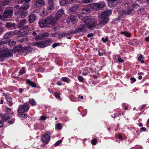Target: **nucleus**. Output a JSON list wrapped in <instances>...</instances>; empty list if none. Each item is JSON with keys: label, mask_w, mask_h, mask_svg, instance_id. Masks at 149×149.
I'll use <instances>...</instances> for the list:
<instances>
[{"label": "nucleus", "mask_w": 149, "mask_h": 149, "mask_svg": "<svg viewBox=\"0 0 149 149\" xmlns=\"http://www.w3.org/2000/svg\"><path fill=\"white\" fill-rule=\"evenodd\" d=\"M57 128L58 130H60L61 128V124L59 123H57L56 125Z\"/></svg>", "instance_id": "864d4df0"}, {"label": "nucleus", "mask_w": 149, "mask_h": 149, "mask_svg": "<svg viewBox=\"0 0 149 149\" xmlns=\"http://www.w3.org/2000/svg\"><path fill=\"white\" fill-rule=\"evenodd\" d=\"M101 20L99 22V24L101 26H103L107 23L109 20V17H102L101 16Z\"/></svg>", "instance_id": "4468645a"}, {"label": "nucleus", "mask_w": 149, "mask_h": 149, "mask_svg": "<svg viewBox=\"0 0 149 149\" xmlns=\"http://www.w3.org/2000/svg\"><path fill=\"white\" fill-rule=\"evenodd\" d=\"M16 34L15 31H10L6 33L4 36V38L5 39H8L12 36Z\"/></svg>", "instance_id": "aec40b11"}, {"label": "nucleus", "mask_w": 149, "mask_h": 149, "mask_svg": "<svg viewBox=\"0 0 149 149\" xmlns=\"http://www.w3.org/2000/svg\"><path fill=\"white\" fill-rule=\"evenodd\" d=\"M79 6L78 5L74 6L71 7L70 9V10L71 12H75L77 10Z\"/></svg>", "instance_id": "a878e982"}, {"label": "nucleus", "mask_w": 149, "mask_h": 149, "mask_svg": "<svg viewBox=\"0 0 149 149\" xmlns=\"http://www.w3.org/2000/svg\"><path fill=\"white\" fill-rule=\"evenodd\" d=\"M13 56L12 51L11 50L3 51L0 53V61L3 62L7 58Z\"/></svg>", "instance_id": "7ed1b4c3"}, {"label": "nucleus", "mask_w": 149, "mask_h": 149, "mask_svg": "<svg viewBox=\"0 0 149 149\" xmlns=\"http://www.w3.org/2000/svg\"><path fill=\"white\" fill-rule=\"evenodd\" d=\"M47 119V117L45 116H41L40 119L42 120H45Z\"/></svg>", "instance_id": "13d9d810"}, {"label": "nucleus", "mask_w": 149, "mask_h": 149, "mask_svg": "<svg viewBox=\"0 0 149 149\" xmlns=\"http://www.w3.org/2000/svg\"><path fill=\"white\" fill-rule=\"evenodd\" d=\"M29 103L32 106H35L36 104V102L35 100L33 99H31L29 100Z\"/></svg>", "instance_id": "473e14b6"}, {"label": "nucleus", "mask_w": 149, "mask_h": 149, "mask_svg": "<svg viewBox=\"0 0 149 149\" xmlns=\"http://www.w3.org/2000/svg\"><path fill=\"white\" fill-rule=\"evenodd\" d=\"M37 16L33 13H31L28 16V21L29 23L34 22L36 19Z\"/></svg>", "instance_id": "f3484780"}, {"label": "nucleus", "mask_w": 149, "mask_h": 149, "mask_svg": "<svg viewBox=\"0 0 149 149\" xmlns=\"http://www.w3.org/2000/svg\"><path fill=\"white\" fill-rule=\"evenodd\" d=\"M29 7V4L24 5L20 7L18 10V14L22 18H24L28 14V11L27 9Z\"/></svg>", "instance_id": "20e7f679"}, {"label": "nucleus", "mask_w": 149, "mask_h": 149, "mask_svg": "<svg viewBox=\"0 0 149 149\" xmlns=\"http://www.w3.org/2000/svg\"><path fill=\"white\" fill-rule=\"evenodd\" d=\"M46 19L48 27L51 25H54L57 21V19H55V17H54L53 15H49L47 17Z\"/></svg>", "instance_id": "6e6552de"}, {"label": "nucleus", "mask_w": 149, "mask_h": 149, "mask_svg": "<svg viewBox=\"0 0 149 149\" xmlns=\"http://www.w3.org/2000/svg\"><path fill=\"white\" fill-rule=\"evenodd\" d=\"M118 62L119 63H123L124 62V61L121 58L120 56H119L118 58Z\"/></svg>", "instance_id": "5fc2aeb1"}, {"label": "nucleus", "mask_w": 149, "mask_h": 149, "mask_svg": "<svg viewBox=\"0 0 149 149\" xmlns=\"http://www.w3.org/2000/svg\"><path fill=\"white\" fill-rule=\"evenodd\" d=\"M55 7L53 0H48L47 4V10L48 11L54 10Z\"/></svg>", "instance_id": "9d476101"}, {"label": "nucleus", "mask_w": 149, "mask_h": 149, "mask_svg": "<svg viewBox=\"0 0 149 149\" xmlns=\"http://www.w3.org/2000/svg\"><path fill=\"white\" fill-rule=\"evenodd\" d=\"M45 4V2L44 0H36L34 5L36 7H42Z\"/></svg>", "instance_id": "dca6fc26"}, {"label": "nucleus", "mask_w": 149, "mask_h": 149, "mask_svg": "<svg viewBox=\"0 0 149 149\" xmlns=\"http://www.w3.org/2000/svg\"><path fill=\"white\" fill-rule=\"evenodd\" d=\"M146 104H143L141 106L140 110L142 111L146 107Z\"/></svg>", "instance_id": "052dcab7"}, {"label": "nucleus", "mask_w": 149, "mask_h": 149, "mask_svg": "<svg viewBox=\"0 0 149 149\" xmlns=\"http://www.w3.org/2000/svg\"><path fill=\"white\" fill-rule=\"evenodd\" d=\"M13 11L12 10H7L5 11L4 13L5 15L8 16L10 15L13 13Z\"/></svg>", "instance_id": "cd10ccee"}, {"label": "nucleus", "mask_w": 149, "mask_h": 149, "mask_svg": "<svg viewBox=\"0 0 149 149\" xmlns=\"http://www.w3.org/2000/svg\"><path fill=\"white\" fill-rule=\"evenodd\" d=\"M26 83L31 86L32 88H36L37 87V85L35 83L31 80L29 79H27L26 80Z\"/></svg>", "instance_id": "412c9836"}, {"label": "nucleus", "mask_w": 149, "mask_h": 149, "mask_svg": "<svg viewBox=\"0 0 149 149\" xmlns=\"http://www.w3.org/2000/svg\"><path fill=\"white\" fill-rule=\"evenodd\" d=\"M108 39L109 38L107 37H106L105 38L104 37L102 38V40L104 43H105L107 41Z\"/></svg>", "instance_id": "a18cd8bd"}, {"label": "nucleus", "mask_w": 149, "mask_h": 149, "mask_svg": "<svg viewBox=\"0 0 149 149\" xmlns=\"http://www.w3.org/2000/svg\"><path fill=\"white\" fill-rule=\"evenodd\" d=\"M55 97L57 99H59L60 98V93L57 92H55L54 93Z\"/></svg>", "instance_id": "e433bc0d"}, {"label": "nucleus", "mask_w": 149, "mask_h": 149, "mask_svg": "<svg viewBox=\"0 0 149 149\" xmlns=\"http://www.w3.org/2000/svg\"><path fill=\"white\" fill-rule=\"evenodd\" d=\"M26 19H23L19 23L18 26L19 27H21L26 23Z\"/></svg>", "instance_id": "bb28decb"}, {"label": "nucleus", "mask_w": 149, "mask_h": 149, "mask_svg": "<svg viewBox=\"0 0 149 149\" xmlns=\"http://www.w3.org/2000/svg\"><path fill=\"white\" fill-rule=\"evenodd\" d=\"M97 141L95 138L93 139L91 141V143L93 145H95L97 144Z\"/></svg>", "instance_id": "c9c22d12"}, {"label": "nucleus", "mask_w": 149, "mask_h": 149, "mask_svg": "<svg viewBox=\"0 0 149 149\" xmlns=\"http://www.w3.org/2000/svg\"><path fill=\"white\" fill-rule=\"evenodd\" d=\"M130 80L131 81L130 82L131 84L133 83L134 82H135L136 81V79L134 77H131Z\"/></svg>", "instance_id": "6e6d98bb"}, {"label": "nucleus", "mask_w": 149, "mask_h": 149, "mask_svg": "<svg viewBox=\"0 0 149 149\" xmlns=\"http://www.w3.org/2000/svg\"><path fill=\"white\" fill-rule=\"evenodd\" d=\"M5 110L7 112H9L11 111V109L10 108L7 107L6 108Z\"/></svg>", "instance_id": "680f3d73"}, {"label": "nucleus", "mask_w": 149, "mask_h": 149, "mask_svg": "<svg viewBox=\"0 0 149 149\" xmlns=\"http://www.w3.org/2000/svg\"><path fill=\"white\" fill-rule=\"evenodd\" d=\"M38 23L39 26L41 28L48 27L46 18L40 20Z\"/></svg>", "instance_id": "ddd939ff"}, {"label": "nucleus", "mask_w": 149, "mask_h": 149, "mask_svg": "<svg viewBox=\"0 0 149 149\" xmlns=\"http://www.w3.org/2000/svg\"><path fill=\"white\" fill-rule=\"evenodd\" d=\"M10 3V2H9V1L6 0H4L2 2V6H5L9 4Z\"/></svg>", "instance_id": "f704fd0d"}, {"label": "nucleus", "mask_w": 149, "mask_h": 149, "mask_svg": "<svg viewBox=\"0 0 149 149\" xmlns=\"http://www.w3.org/2000/svg\"><path fill=\"white\" fill-rule=\"evenodd\" d=\"M62 142V140H59L56 142L55 143V145L56 146H58L61 142Z\"/></svg>", "instance_id": "3c124183"}, {"label": "nucleus", "mask_w": 149, "mask_h": 149, "mask_svg": "<svg viewBox=\"0 0 149 149\" xmlns=\"http://www.w3.org/2000/svg\"><path fill=\"white\" fill-rule=\"evenodd\" d=\"M10 118L8 115H5L2 117V120L4 122V121L8 120L10 119Z\"/></svg>", "instance_id": "72a5a7b5"}, {"label": "nucleus", "mask_w": 149, "mask_h": 149, "mask_svg": "<svg viewBox=\"0 0 149 149\" xmlns=\"http://www.w3.org/2000/svg\"><path fill=\"white\" fill-rule=\"evenodd\" d=\"M33 50V49L30 47H24L23 52H24L23 55L25 56L28 53H31Z\"/></svg>", "instance_id": "6ab92c4d"}, {"label": "nucleus", "mask_w": 149, "mask_h": 149, "mask_svg": "<svg viewBox=\"0 0 149 149\" xmlns=\"http://www.w3.org/2000/svg\"><path fill=\"white\" fill-rule=\"evenodd\" d=\"M112 12V10H108L102 12L101 16L102 17H109V16L111 14Z\"/></svg>", "instance_id": "a211bd4d"}, {"label": "nucleus", "mask_w": 149, "mask_h": 149, "mask_svg": "<svg viewBox=\"0 0 149 149\" xmlns=\"http://www.w3.org/2000/svg\"><path fill=\"white\" fill-rule=\"evenodd\" d=\"M3 94L4 95L5 97V98L6 100H10L12 99V97L10 96L9 95H8L5 93H3Z\"/></svg>", "instance_id": "79ce46f5"}, {"label": "nucleus", "mask_w": 149, "mask_h": 149, "mask_svg": "<svg viewBox=\"0 0 149 149\" xmlns=\"http://www.w3.org/2000/svg\"><path fill=\"white\" fill-rule=\"evenodd\" d=\"M126 11L125 10H122L119 12L120 15L121 16H123L126 14Z\"/></svg>", "instance_id": "de8ad7c7"}, {"label": "nucleus", "mask_w": 149, "mask_h": 149, "mask_svg": "<svg viewBox=\"0 0 149 149\" xmlns=\"http://www.w3.org/2000/svg\"><path fill=\"white\" fill-rule=\"evenodd\" d=\"M64 10L62 9L58 10L55 15V19L58 21L65 15Z\"/></svg>", "instance_id": "f8f14e48"}, {"label": "nucleus", "mask_w": 149, "mask_h": 149, "mask_svg": "<svg viewBox=\"0 0 149 149\" xmlns=\"http://www.w3.org/2000/svg\"><path fill=\"white\" fill-rule=\"evenodd\" d=\"M58 35L59 36H61V37H59V39L63 38L62 37L63 36V33H59L58 34Z\"/></svg>", "instance_id": "e2e57ef3"}, {"label": "nucleus", "mask_w": 149, "mask_h": 149, "mask_svg": "<svg viewBox=\"0 0 149 149\" xmlns=\"http://www.w3.org/2000/svg\"><path fill=\"white\" fill-rule=\"evenodd\" d=\"M7 102H8V104L10 106H11L13 104V103L12 101L10 100H7Z\"/></svg>", "instance_id": "0e129e2a"}, {"label": "nucleus", "mask_w": 149, "mask_h": 149, "mask_svg": "<svg viewBox=\"0 0 149 149\" xmlns=\"http://www.w3.org/2000/svg\"><path fill=\"white\" fill-rule=\"evenodd\" d=\"M91 11V8H83L81 10V13L83 14H87Z\"/></svg>", "instance_id": "b1692460"}, {"label": "nucleus", "mask_w": 149, "mask_h": 149, "mask_svg": "<svg viewBox=\"0 0 149 149\" xmlns=\"http://www.w3.org/2000/svg\"><path fill=\"white\" fill-rule=\"evenodd\" d=\"M47 15V12L45 11L44 10H42V12L40 13V15L42 17L46 16Z\"/></svg>", "instance_id": "2f4dec72"}, {"label": "nucleus", "mask_w": 149, "mask_h": 149, "mask_svg": "<svg viewBox=\"0 0 149 149\" xmlns=\"http://www.w3.org/2000/svg\"><path fill=\"white\" fill-rule=\"evenodd\" d=\"M59 45H59V43H55L52 45V47L53 48H54L56 47L59 46Z\"/></svg>", "instance_id": "4d7b16f0"}, {"label": "nucleus", "mask_w": 149, "mask_h": 149, "mask_svg": "<svg viewBox=\"0 0 149 149\" xmlns=\"http://www.w3.org/2000/svg\"><path fill=\"white\" fill-rule=\"evenodd\" d=\"M6 27L8 29H16L17 25L14 23L7 22L6 24Z\"/></svg>", "instance_id": "2eb2a0df"}, {"label": "nucleus", "mask_w": 149, "mask_h": 149, "mask_svg": "<svg viewBox=\"0 0 149 149\" xmlns=\"http://www.w3.org/2000/svg\"><path fill=\"white\" fill-rule=\"evenodd\" d=\"M26 72V70L25 69V68L24 67H23L21 68V69L19 71V76L20 75H22L24 74Z\"/></svg>", "instance_id": "c85d7f7f"}, {"label": "nucleus", "mask_w": 149, "mask_h": 149, "mask_svg": "<svg viewBox=\"0 0 149 149\" xmlns=\"http://www.w3.org/2000/svg\"><path fill=\"white\" fill-rule=\"evenodd\" d=\"M135 6H138V7H140V6L137 4H134L132 5L131 7H132V8H133L134 9V8H135Z\"/></svg>", "instance_id": "bf43d9fd"}, {"label": "nucleus", "mask_w": 149, "mask_h": 149, "mask_svg": "<svg viewBox=\"0 0 149 149\" xmlns=\"http://www.w3.org/2000/svg\"><path fill=\"white\" fill-rule=\"evenodd\" d=\"M79 81L81 82H83L84 80V79L83 77L80 75L78 76L77 77Z\"/></svg>", "instance_id": "58836bf2"}, {"label": "nucleus", "mask_w": 149, "mask_h": 149, "mask_svg": "<svg viewBox=\"0 0 149 149\" xmlns=\"http://www.w3.org/2000/svg\"><path fill=\"white\" fill-rule=\"evenodd\" d=\"M78 31L80 32H85L86 31V26L82 24L80 26L77 28Z\"/></svg>", "instance_id": "4be33fe9"}, {"label": "nucleus", "mask_w": 149, "mask_h": 149, "mask_svg": "<svg viewBox=\"0 0 149 149\" xmlns=\"http://www.w3.org/2000/svg\"><path fill=\"white\" fill-rule=\"evenodd\" d=\"M8 41L7 40H0V46H2L7 43Z\"/></svg>", "instance_id": "37998d69"}, {"label": "nucleus", "mask_w": 149, "mask_h": 149, "mask_svg": "<svg viewBox=\"0 0 149 149\" xmlns=\"http://www.w3.org/2000/svg\"><path fill=\"white\" fill-rule=\"evenodd\" d=\"M120 33L124 35L127 37H130L131 36V33L127 31H122L120 32Z\"/></svg>", "instance_id": "393cba45"}, {"label": "nucleus", "mask_w": 149, "mask_h": 149, "mask_svg": "<svg viewBox=\"0 0 149 149\" xmlns=\"http://www.w3.org/2000/svg\"><path fill=\"white\" fill-rule=\"evenodd\" d=\"M133 10L134 9L132 8L127 9L126 11V13L128 15H130L132 13Z\"/></svg>", "instance_id": "4c0bfd02"}, {"label": "nucleus", "mask_w": 149, "mask_h": 149, "mask_svg": "<svg viewBox=\"0 0 149 149\" xmlns=\"http://www.w3.org/2000/svg\"><path fill=\"white\" fill-rule=\"evenodd\" d=\"M70 3V0H61L60 1L61 5L64 6L69 4Z\"/></svg>", "instance_id": "5701e85b"}, {"label": "nucleus", "mask_w": 149, "mask_h": 149, "mask_svg": "<svg viewBox=\"0 0 149 149\" xmlns=\"http://www.w3.org/2000/svg\"><path fill=\"white\" fill-rule=\"evenodd\" d=\"M61 80L66 83H68L69 82L70 79L67 77H63L61 78Z\"/></svg>", "instance_id": "c756f323"}, {"label": "nucleus", "mask_w": 149, "mask_h": 149, "mask_svg": "<svg viewBox=\"0 0 149 149\" xmlns=\"http://www.w3.org/2000/svg\"><path fill=\"white\" fill-rule=\"evenodd\" d=\"M21 114L19 115V116L24 118H26L27 114H23L22 113H21Z\"/></svg>", "instance_id": "49530a36"}, {"label": "nucleus", "mask_w": 149, "mask_h": 149, "mask_svg": "<svg viewBox=\"0 0 149 149\" xmlns=\"http://www.w3.org/2000/svg\"><path fill=\"white\" fill-rule=\"evenodd\" d=\"M25 40V39L24 38H22L19 39V42H23Z\"/></svg>", "instance_id": "774afa93"}, {"label": "nucleus", "mask_w": 149, "mask_h": 149, "mask_svg": "<svg viewBox=\"0 0 149 149\" xmlns=\"http://www.w3.org/2000/svg\"><path fill=\"white\" fill-rule=\"evenodd\" d=\"M20 28H21L22 29H24L25 31H27L29 29V26L28 25L25 26L24 25Z\"/></svg>", "instance_id": "ea45409f"}, {"label": "nucleus", "mask_w": 149, "mask_h": 149, "mask_svg": "<svg viewBox=\"0 0 149 149\" xmlns=\"http://www.w3.org/2000/svg\"><path fill=\"white\" fill-rule=\"evenodd\" d=\"M118 137L120 139H123V136L121 135L120 134H119L118 135Z\"/></svg>", "instance_id": "338daca9"}, {"label": "nucleus", "mask_w": 149, "mask_h": 149, "mask_svg": "<svg viewBox=\"0 0 149 149\" xmlns=\"http://www.w3.org/2000/svg\"><path fill=\"white\" fill-rule=\"evenodd\" d=\"M23 48L24 47L21 45H18L14 47L11 51L12 52H13L14 53L17 52L19 54L23 55L24 52H23Z\"/></svg>", "instance_id": "9b49d317"}, {"label": "nucleus", "mask_w": 149, "mask_h": 149, "mask_svg": "<svg viewBox=\"0 0 149 149\" xmlns=\"http://www.w3.org/2000/svg\"><path fill=\"white\" fill-rule=\"evenodd\" d=\"M82 21L85 24L87 27L90 30H92L94 28H98V26L95 21L94 18L85 16L81 17Z\"/></svg>", "instance_id": "f257e3e1"}, {"label": "nucleus", "mask_w": 149, "mask_h": 149, "mask_svg": "<svg viewBox=\"0 0 149 149\" xmlns=\"http://www.w3.org/2000/svg\"><path fill=\"white\" fill-rule=\"evenodd\" d=\"M79 17V14H76L75 15H71L67 19V23L72 22V23L74 24L78 21L77 18Z\"/></svg>", "instance_id": "1a4fd4ad"}, {"label": "nucleus", "mask_w": 149, "mask_h": 149, "mask_svg": "<svg viewBox=\"0 0 149 149\" xmlns=\"http://www.w3.org/2000/svg\"><path fill=\"white\" fill-rule=\"evenodd\" d=\"M53 42L52 40H46L40 42H34L33 45L37 46L39 48H44L47 47L51 44Z\"/></svg>", "instance_id": "f03ea898"}, {"label": "nucleus", "mask_w": 149, "mask_h": 149, "mask_svg": "<svg viewBox=\"0 0 149 149\" xmlns=\"http://www.w3.org/2000/svg\"><path fill=\"white\" fill-rule=\"evenodd\" d=\"M49 34L48 33H45L42 34V36L44 38L47 37L49 36Z\"/></svg>", "instance_id": "603ef678"}, {"label": "nucleus", "mask_w": 149, "mask_h": 149, "mask_svg": "<svg viewBox=\"0 0 149 149\" xmlns=\"http://www.w3.org/2000/svg\"><path fill=\"white\" fill-rule=\"evenodd\" d=\"M121 113H115L113 116H112V117L113 118H115L117 117H119V116H120L121 115Z\"/></svg>", "instance_id": "a19ab883"}, {"label": "nucleus", "mask_w": 149, "mask_h": 149, "mask_svg": "<svg viewBox=\"0 0 149 149\" xmlns=\"http://www.w3.org/2000/svg\"><path fill=\"white\" fill-rule=\"evenodd\" d=\"M90 6L95 10H99L104 8L105 5L103 2L100 3H94L90 4Z\"/></svg>", "instance_id": "0eeeda50"}, {"label": "nucleus", "mask_w": 149, "mask_h": 149, "mask_svg": "<svg viewBox=\"0 0 149 149\" xmlns=\"http://www.w3.org/2000/svg\"><path fill=\"white\" fill-rule=\"evenodd\" d=\"M51 133L49 131H46L41 138V140L43 143L46 144H48L50 141V136Z\"/></svg>", "instance_id": "423d86ee"}, {"label": "nucleus", "mask_w": 149, "mask_h": 149, "mask_svg": "<svg viewBox=\"0 0 149 149\" xmlns=\"http://www.w3.org/2000/svg\"><path fill=\"white\" fill-rule=\"evenodd\" d=\"M29 109V104L24 103L23 104L19 106L17 111L19 113H23L27 112Z\"/></svg>", "instance_id": "39448f33"}, {"label": "nucleus", "mask_w": 149, "mask_h": 149, "mask_svg": "<svg viewBox=\"0 0 149 149\" xmlns=\"http://www.w3.org/2000/svg\"><path fill=\"white\" fill-rule=\"evenodd\" d=\"M93 0H83L82 2L84 3H87L93 2Z\"/></svg>", "instance_id": "c03bdc74"}, {"label": "nucleus", "mask_w": 149, "mask_h": 149, "mask_svg": "<svg viewBox=\"0 0 149 149\" xmlns=\"http://www.w3.org/2000/svg\"><path fill=\"white\" fill-rule=\"evenodd\" d=\"M71 33H72V34H75L79 33V31H78V29H76L74 31L71 30Z\"/></svg>", "instance_id": "8fccbe9b"}, {"label": "nucleus", "mask_w": 149, "mask_h": 149, "mask_svg": "<svg viewBox=\"0 0 149 149\" xmlns=\"http://www.w3.org/2000/svg\"><path fill=\"white\" fill-rule=\"evenodd\" d=\"M30 1V0H18L19 3H21L24 2L27 3Z\"/></svg>", "instance_id": "09e8293b"}, {"label": "nucleus", "mask_w": 149, "mask_h": 149, "mask_svg": "<svg viewBox=\"0 0 149 149\" xmlns=\"http://www.w3.org/2000/svg\"><path fill=\"white\" fill-rule=\"evenodd\" d=\"M41 39V37L39 35L37 36L35 38V40H40Z\"/></svg>", "instance_id": "69168bd1"}, {"label": "nucleus", "mask_w": 149, "mask_h": 149, "mask_svg": "<svg viewBox=\"0 0 149 149\" xmlns=\"http://www.w3.org/2000/svg\"><path fill=\"white\" fill-rule=\"evenodd\" d=\"M143 58L141 54H140L138 58V60L140 61L142 63H144V61L143 59Z\"/></svg>", "instance_id": "7c9ffc66"}]
</instances>
